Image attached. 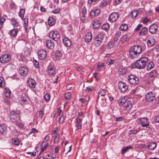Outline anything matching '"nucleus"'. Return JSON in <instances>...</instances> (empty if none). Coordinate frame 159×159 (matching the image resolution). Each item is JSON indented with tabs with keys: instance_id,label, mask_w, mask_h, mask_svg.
Returning a JSON list of instances; mask_svg holds the SVG:
<instances>
[{
	"instance_id": "f257e3e1",
	"label": "nucleus",
	"mask_w": 159,
	"mask_h": 159,
	"mask_svg": "<svg viewBox=\"0 0 159 159\" xmlns=\"http://www.w3.org/2000/svg\"><path fill=\"white\" fill-rule=\"evenodd\" d=\"M141 47L138 45L132 46L129 50V56L131 59L138 57L142 52Z\"/></svg>"
},
{
	"instance_id": "f03ea898",
	"label": "nucleus",
	"mask_w": 159,
	"mask_h": 159,
	"mask_svg": "<svg viewBox=\"0 0 159 159\" xmlns=\"http://www.w3.org/2000/svg\"><path fill=\"white\" fill-rule=\"evenodd\" d=\"M148 60V58L146 57H141L138 59L135 63L136 68L139 69L144 68L146 66Z\"/></svg>"
},
{
	"instance_id": "7ed1b4c3",
	"label": "nucleus",
	"mask_w": 159,
	"mask_h": 159,
	"mask_svg": "<svg viewBox=\"0 0 159 159\" xmlns=\"http://www.w3.org/2000/svg\"><path fill=\"white\" fill-rule=\"evenodd\" d=\"M10 117L13 122H16V125H18L20 120L19 114L15 111H12L10 112Z\"/></svg>"
},
{
	"instance_id": "20e7f679",
	"label": "nucleus",
	"mask_w": 159,
	"mask_h": 159,
	"mask_svg": "<svg viewBox=\"0 0 159 159\" xmlns=\"http://www.w3.org/2000/svg\"><path fill=\"white\" fill-rule=\"evenodd\" d=\"M104 38L103 34L100 33L96 35L94 40V43L96 46H99L102 43Z\"/></svg>"
},
{
	"instance_id": "39448f33",
	"label": "nucleus",
	"mask_w": 159,
	"mask_h": 159,
	"mask_svg": "<svg viewBox=\"0 0 159 159\" xmlns=\"http://www.w3.org/2000/svg\"><path fill=\"white\" fill-rule=\"evenodd\" d=\"M49 36L50 38L56 41L59 40L60 38L59 33L56 31H52L50 32L49 34Z\"/></svg>"
},
{
	"instance_id": "423d86ee",
	"label": "nucleus",
	"mask_w": 159,
	"mask_h": 159,
	"mask_svg": "<svg viewBox=\"0 0 159 159\" xmlns=\"http://www.w3.org/2000/svg\"><path fill=\"white\" fill-rule=\"evenodd\" d=\"M128 80L130 84L134 85L139 83V78L133 75H130L129 76Z\"/></svg>"
},
{
	"instance_id": "0eeeda50",
	"label": "nucleus",
	"mask_w": 159,
	"mask_h": 159,
	"mask_svg": "<svg viewBox=\"0 0 159 159\" xmlns=\"http://www.w3.org/2000/svg\"><path fill=\"white\" fill-rule=\"evenodd\" d=\"M145 98L147 101L149 102H152L155 100V95L152 92H150L145 95Z\"/></svg>"
},
{
	"instance_id": "6e6552de",
	"label": "nucleus",
	"mask_w": 159,
	"mask_h": 159,
	"mask_svg": "<svg viewBox=\"0 0 159 159\" xmlns=\"http://www.w3.org/2000/svg\"><path fill=\"white\" fill-rule=\"evenodd\" d=\"M39 59L41 60L44 59L47 56L46 51L43 49H40L38 52Z\"/></svg>"
},
{
	"instance_id": "1a4fd4ad",
	"label": "nucleus",
	"mask_w": 159,
	"mask_h": 159,
	"mask_svg": "<svg viewBox=\"0 0 159 159\" xmlns=\"http://www.w3.org/2000/svg\"><path fill=\"white\" fill-rule=\"evenodd\" d=\"M118 87L122 92H126L128 89L127 85L124 82H119L118 83Z\"/></svg>"
},
{
	"instance_id": "9d476101",
	"label": "nucleus",
	"mask_w": 159,
	"mask_h": 159,
	"mask_svg": "<svg viewBox=\"0 0 159 159\" xmlns=\"http://www.w3.org/2000/svg\"><path fill=\"white\" fill-rule=\"evenodd\" d=\"M11 56L8 54L2 55L0 57V61L2 63H5L9 61L11 59Z\"/></svg>"
},
{
	"instance_id": "9b49d317",
	"label": "nucleus",
	"mask_w": 159,
	"mask_h": 159,
	"mask_svg": "<svg viewBox=\"0 0 159 159\" xmlns=\"http://www.w3.org/2000/svg\"><path fill=\"white\" fill-rule=\"evenodd\" d=\"M28 72L27 68L24 66L21 67L19 69V74L23 76H25L28 74Z\"/></svg>"
},
{
	"instance_id": "f8f14e48",
	"label": "nucleus",
	"mask_w": 159,
	"mask_h": 159,
	"mask_svg": "<svg viewBox=\"0 0 159 159\" xmlns=\"http://www.w3.org/2000/svg\"><path fill=\"white\" fill-rule=\"evenodd\" d=\"M118 17L117 13L115 12H113L110 15L109 17V20L111 22H114L117 19Z\"/></svg>"
},
{
	"instance_id": "ddd939ff",
	"label": "nucleus",
	"mask_w": 159,
	"mask_h": 159,
	"mask_svg": "<svg viewBox=\"0 0 159 159\" xmlns=\"http://www.w3.org/2000/svg\"><path fill=\"white\" fill-rule=\"evenodd\" d=\"M139 123L142 127H146L149 125V123L148 122V120L146 118H141L139 119Z\"/></svg>"
},
{
	"instance_id": "4468645a",
	"label": "nucleus",
	"mask_w": 159,
	"mask_h": 159,
	"mask_svg": "<svg viewBox=\"0 0 159 159\" xmlns=\"http://www.w3.org/2000/svg\"><path fill=\"white\" fill-rule=\"evenodd\" d=\"M158 29L157 26L155 24H152L149 28V32L152 34H155L156 33Z\"/></svg>"
},
{
	"instance_id": "2eb2a0df",
	"label": "nucleus",
	"mask_w": 159,
	"mask_h": 159,
	"mask_svg": "<svg viewBox=\"0 0 159 159\" xmlns=\"http://www.w3.org/2000/svg\"><path fill=\"white\" fill-rule=\"evenodd\" d=\"M48 73L49 75H54L56 74L55 67L54 66L50 65L47 68Z\"/></svg>"
},
{
	"instance_id": "dca6fc26",
	"label": "nucleus",
	"mask_w": 159,
	"mask_h": 159,
	"mask_svg": "<svg viewBox=\"0 0 159 159\" xmlns=\"http://www.w3.org/2000/svg\"><path fill=\"white\" fill-rule=\"evenodd\" d=\"M132 107V105L131 101H127L124 104V109L127 111L130 110Z\"/></svg>"
},
{
	"instance_id": "f3484780",
	"label": "nucleus",
	"mask_w": 159,
	"mask_h": 159,
	"mask_svg": "<svg viewBox=\"0 0 159 159\" xmlns=\"http://www.w3.org/2000/svg\"><path fill=\"white\" fill-rule=\"evenodd\" d=\"M101 25V22L100 20L95 19L93 21L92 25L93 27L95 29L99 28Z\"/></svg>"
},
{
	"instance_id": "a211bd4d",
	"label": "nucleus",
	"mask_w": 159,
	"mask_h": 159,
	"mask_svg": "<svg viewBox=\"0 0 159 159\" xmlns=\"http://www.w3.org/2000/svg\"><path fill=\"white\" fill-rule=\"evenodd\" d=\"M45 44L47 47L49 49H52L54 47L53 42L51 40H46L45 41Z\"/></svg>"
},
{
	"instance_id": "6ab92c4d",
	"label": "nucleus",
	"mask_w": 159,
	"mask_h": 159,
	"mask_svg": "<svg viewBox=\"0 0 159 159\" xmlns=\"http://www.w3.org/2000/svg\"><path fill=\"white\" fill-rule=\"evenodd\" d=\"M27 83L30 88H35L36 82L32 78H29L27 81Z\"/></svg>"
},
{
	"instance_id": "aec40b11",
	"label": "nucleus",
	"mask_w": 159,
	"mask_h": 159,
	"mask_svg": "<svg viewBox=\"0 0 159 159\" xmlns=\"http://www.w3.org/2000/svg\"><path fill=\"white\" fill-rule=\"evenodd\" d=\"M63 42L64 45L67 47H70L71 44L70 40L66 37L63 39Z\"/></svg>"
},
{
	"instance_id": "412c9836",
	"label": "nucleus",
	"mask_w": 159,
	"mask_h": 159,
	"mask_svg": "<svg viewBox=\"0 0 159 159\" xmlns=\"http://www.w3.org/2000/svg\"><path fill=\"white\" fill-rule=\"evenodd\" d=\"M155 39L153 37H150L148 39L147 43L148 46L151 47L155 44Z\"/></svg>"
},
{
	"instance_id": "4be33fe9",
	"label": "nucleus",
	"mask_w": 159,
	"mask_h": 159,
	"mask_svg": "<svg viewBox=\"0 0 159 159\" xmlns=\"http://www.w3.org/2000/svg\"><path fill=\"white\" fill-rule=\"evenodd\" d=\"M92 35L91 32H87L85 35V40L86 42H89L92 39Z\"/></svg>"
},
{
	"instance_id": "5701e85b",
	"label": "nucleus",
	"mask_w": 159,
	"mask_h": 159,
	"mask_svg": "<svg viewBox=\"0 0 159 159\" xmlns=\"http://www.w3.org/2000/svg\"><path fill=\"white\" fill-rule=\"evenodd\" d=\"M10 21L11 24L14 27H18L20 25L19 22L16 19L14 18H12Z\"/></svg>"
},
{
	"instance_id": "b1692460",
	"label": "nucleus",
	"mask_w": 159,
	"mask_h": 159,
	"mask_svg": "<svg viewBox=\"0 0 159 159\" xmlns=\"http://www.w3.org/2000/svg\"><path fill=\"white\" fill-rule=\"evenodd\" d=\"M100 13V11H91L89 12V16L91 18H94Z\"/></svg>"
},
{
	"instance_id": "393cba45",
	"label": "nucleus",
	"mask_w": 159,
	"mask_h": 159,
	"mask_svg": "<svg viewBox=\"0 0 159 159\" xmlns=\"http://www.w3.org/2000/svg\"><path fill=\"white\" fill-rule=\"evenodd\" d=\"M157 143L155 142L149 143H148V148L150 150L154 149L156 147Z\"/></svg>"
},
{
	"instance_id": "a878e982",
	"label": "nucleus",
	"mask_w": 159,
	"mask_h": 159,
	"mask_svg": "<svg viewBox=\"0 0 159 159\" xmlns=\"http://www.w3.org/2000/svg\"><path fill=\"white\" fill-rule=\"evenodd\" d=\"M18 31V30L17 29L14 28L9 31V34H10L11 36L13 37H16Z\"/></svg>"
},
{
	"instance_id": "bb28decb",
	"label": "nucleus",
	"mask_w": 159,
	"mask_h": 159,
	"mask_svg": "<svg viewBox=\"0 0 159 159\" xmlns=\"http://www.w3.org/2000/svg\"><path fill=\"white\" fill-rule=\"evenodd\" d=\"M127 71V68L124 67H120L118 69V72L120 75L125 74Z\"/></svg>"
},
{
	"instance_id": "cd10ccee",
	"label": "nucleus",
	"mask_w": 159,
	"mask_h": 159,
	"mask_svg": "<svg viewBox=\"0 0 159 159\" xmlns=\"http://www.w3.org/2000/svg\"><path fill=\"white\" fill-rule=\"evenodd\" d=\"M128 25L126 24H122L120 25L119 29L120 30L125 31L128 29Z\"/></svg>"
},
{
	"instance_id": "c85d7f7f",
	"label": "nucleus",
	"mask_w": 159,
	"mask_h": 159,
	"mask_svg": "<svg viewBox=\"0 0 159 159\" xmlns=\"http://www.w3.org/2000/svg\"><path fill=\"white\" fill-rule=\"evenodd\" d=\"M5 93L6 96L7 98H10L11 95V90L8 88L5 89Z\"/></svg>"
},
{
	"instance_id": "c756f323",
	"label": "nucleus",
	"mask_w": 159,
	"mask_h": 159,
	"mask_svg": "<svg viewBox=\"0 0 159 159\" xmlns=\"http://www.w3.org/2000/svg\"><path fill=\"white\" fill-rule=\"evenodd\" d=\"M148 31V29L146 27H143L142 28L139 33V35L143 36L145 35Z\"/></svg>"
},
{
	"instance_id": "7c9ffc66",
	"label": "nucleus",
	"mask_w": 159,
	"mask_h": 159,
	"mask_svg": "<svg viewBox=\"0 0 159 159\" xmlns=\"http://www.w3.org/2000/svg\"><path fill=\"white\" fill-rule=\"evenodd\" d=\"M158 75V73L156 70H154L150 72L149 76L151 78L156 77Z\"/></svg>"
},
{
	"instance_id": "2f4dec72",
	"label": "nucleus",
	"mask_w": 159,
	"mask_h": 159,
	"mask_svg": "<svg viewBox=\"0 0 159 159\" xmlns=\"http://www.w3.org/2000/svg\"><path fill=\"white\" fill-rule=\"evenodd\" d=\"M48 23L49 25L52 26L54 25L55 22V21L53 18L52 17L49 18L48 20Z\"/></svg>"
},
{
	"instance_id": "473e14b6",
	"label": "nucleus",
	"mask_w": 159,
	"mask_h": 159,
	"mask_svg": "<svg viewBox=\"0 0 159 159\" xmlns=\"http://www.w3.org/2000/svg\"><path fill=\"white\" fill-rule=\"evenodd\" d=\"M55 56L57 59H60L62 56V53L59 51H57L55 54Z\"/></svg>"
},
{
	"instance_id": "72a5a7b5",
	"label": "nucleus",
	"mask_w": 159,
	"mask_h": 159,
	"mask_svg": "<svg viewBox=\"0 0 159 159\" xmlns=\"http://www.w3.org/2000/svg\"><path fill=\"white\" fill-rule=\"evenodd\" d=\"M129 35H126V34H125L123 35L120 39V40L123 42H125V41H128L129 38Z\"/></svg>"
},
{
	"instance_id": "f704fd0d",
	"label": "nucleus",
	"mask_w": 159,
	"mask_h": 159,
	"mask_svg": "<svg viewBox=\"0 0 159 159\" xmlns=\"http://www.w3.org/2000/svg\"><path fill=\"white\" fill-rule=\"evenodd\" d=\"M138 11H132L131 12V16L133 18H135L138 14Z\"/></svg>"
},
{
	"instance_id": "c9c22d12",
	"label": "nucleus",
	"mask_w": 159,
	"mask_h": 159,
	"mask_svg": "<svg viewBox=\"0 0 159 159\" xmlns=\"http://www.w3.org/2000/svg\"><path fill=\"white\" fill-rule=\"evenodd\" d=\"M12 142L13 144L15 145H18L20 143L19 139L16 138H14L12 139Z\"/></svg>"
},
{
	"instance_id": "e433bc0d",
	"label": "nucleus",
	"mask_w": 159,
	"mask_h": 159,
	"mask_svg": "<svg viewBox=\"0 0 159 159\" xmlns=\"http://www.w3.org/2000/svg\"><path fill=\"white\" fill-rule=\"evenodd\" d=\"M127 101L125 98H120L118 100V102L120 105L125 104Z\"/></svg>"
},
{
	"instance_id": "4c0bfd02",
	"label": "nucleus",
	"mask_w": 159,
	"mask_h": 159,
	"mask_svg": "<svg viewBox=\"0 0 159 159\" xmlns=\"http://www.w3.org/2000/svg\"><path fill=\"white\" fill-rule=\"evenodd\" d=\"M28 19L26 18H25L23 20L24 26L26 31L27 30L28 27Z\"/></svg>"
},
{
	"instance_id": "58836bf2",
	"label": "nucleus",
	"mask_w": 159,
	"mask_h": 159,
	"mask_svg": "<svg viewBox=\"0 0 159 159\" xmlns=\"http://www.w3.org/2000/svg\"><path fill=\"white\" fill-rule=\"evenodd\" d=\"M28 99L27 95L25 94H23L21 97V100L23 102H26Z\"/></svg>"
},
{
	"instance_id": "ea45409f",
	"label": "nucleus",
	"mask_w": 159,
	"mask_h": 159,
	"mask_svg": "<svg viewBox=\"0 0 159 159\" xmlns=\"http://www.w3.org/2000/svg\"><path fill=\"white\" fill-rule=\"evenodd\" d=\"M154 66V64L152 62H150L148 64L147 66V70H149L152 69Z\"/></svg>"
},
{
	"instance_id": "a19ab883",
	"label": "nucleus",
	"mask_w": 159,
	"mask_h": 159,
	"mask_svg": "<svg viewBox=\"0 0 159 159\" xmlns=\"http://www.w3.org/2000/svg\"><path fill=\"white\" fill-rule=\"evenodd\" d=\"M97 66V70L100 71L102 70V68L104 67V64L102 63H99Z\"/></svg>"
},
{
	"instance_id": "79ce46f5",
	"label": "nucleus",
	"mask_w": 159,
	"mask_h": 159,
	"mask_svg": "<svg viewBox=\"0 0 159 159\" xmlns=\"http://www.w3.org/2000/svg\"><path fill=\"white\" fill-rule=\"evenodd\" d=\"M109 25L108 23H106L103 24L101 27L102 29L105 31L107 30L109 28Z\"/></svg>"
},
{
	"instance_id": "37998d69",
	"label": "nucleus",
	"mask_w": 159,
	"mask_h": 159,
	"mask_svg": "<svg viewBox=\"0 0 159 159\" xmlns=\"http://www.w3.org/2000/svg\"><path fill=\"white\" fill-rule=\"evenodd\" d=\"M114 45V42L112 41L109 42L107 44V47L108 49H110L113 47Z\"/></svg>"
},
{
	"instance_id": "c03bdc74",
	"label": "nucleus",
	"mask_w": 159,
	"mask_h": 159,
	"mask_svg": "<svg viewBox=\"0 0 159 159\" xmlns=\"http://www.w3.org/2000/svg\"><path fill=\"white\" fill-rule=\"evenodd\" d=\"M5 85V81L3 77H0V87H4Z\"/></svg>"
},
{
	"instance_id": "a18cd8bd",
	"label": "nucleus",
	"mask_w": 159,
	"mask_h": 159,
	"mask_svg": "<svg viewBox=\"0 0 159 159\" xmlns=\"http://www.w3.org/2000/svg\"><path fill=\"white\" fill-rule=\"evenodd\" d=\"M132 148L131 146H127L125 148H124L121 150V153L122 154H124L129 149H132Z\"/></svg>"
},
{
	"instance_id": "49530a36",
	"label": "nucleus",
	"mask_w": 159,
	"mask_h": 159,
	"mask_svg": "<svg viewBox=\"0 0 159 159\" xmlns=\"http://www.w3.org/2000/svg\"><path fill=\"white\" fill-rule=\"evenodd\" d=\"M71 97V94L69 92H67L65 93V98L66 100H69L70 99Z\"/></svg>"
},
{
	"instance_id": "de8ad7c7",
	"label": "nucleus",
	"mask_w": 159,
	"mask_h": 159,
	"mask_svg": "<svg viewBox=\"0 0 159 159\" xmlns=\"http://www.w3.org/2000/svg\"><path fill=\"white\" fill-rule=\"evenodd\" d=\"M98 93L99 95H100L101 96L104 97L105 95L106 92L104 90L102 89H100Z\"/></svg>"
},
{
	"instance_id": "09e8293b",
	"label": "nucleus",
	"mask_w": 159,
	"mask_h": 159,
	"mask_svg": "<svg viewBox=\"0 0 159 159\" xmlns=\"http://www.w3.org/2000/svg\"><path fill=\"white\" fill-rule=\"evenodd\" d=\"M115 61L114 60L111 59H108L106 61V64L108 65H110L113 63Z\"/></svg>"
},
{
	"instance_id": "8fccbe9b",
	"label": "nucleus",
	"mask_w": 159,
	"mask_h": 159,
	"mask_svg": "<svg viewBox=\"0 0 159 159\" xmlns=\"http://www.w3.org/2000/svg\"><path fill=\"white\" fill-rule=\"evenodd\" d=\"M100 103L102 106L104 107L106 106V99L104 97L102 98L101 101H100Z\"/></svg>"
},
{
	"instance_id": "3c124183",
	"label": "nucleus",
	"mask_w": 159,
	"mask_h": 159,
	"mask_svg": "<svg viewBox=\"0 0 159 159\" xmlns=\"http://www.w3.org/2000/svg\"><path fill=\"white\" fill-rule=\"evenodd\" d=\"M138 133V131L137 130L133 129L132 130H129L128 132V134L129 135L131 134H135Z\"/></svg>"
},
{
	"instance_id": "603ef678",
	"label": "nucleus",
	"mask_w": 159,
	"mask_h": 159,
	"mask_svg": "<svg viewBox=\"0 0 159 159\" xmlns=\"http://www.w3.org/2000/svg\"><path fill=\"white\" fill-rule=\"evenodd\" d=\"M107 4V2L103 0L99 4V6L101 7H105Z\"/></svg>"
},
{
	"instance_id": "864d4df0",
	"label": "nucleus",
	"mask_w": 159,
	"mask_h": 159,
	"mask_svg": "<svg viewBox=\"0 0 159 159\" xmlns=\"http://www.w3.org/2000/svg\"><path fill=\"white\" fill-rule=\"evenodd\" d=\"M25 11H20L19 15L20 17L23 20Z\"/></svg>"
},
{
	"instance_id": "5fc2aeb1",
	"label": "nucleus",
	"mask_w": 159,
	"mask_h": 159,
	"mask_svg": "<svg viewBox=\"0 0 159 159\" xmlns=\"http://www.w3.org/2000/svg\"><path fill=\"white\" fill-rule=\"evenodd\" d=\"M5 131L4 128L3 126L0 125V135H2L4 133Z\"/></svg>"
},
{
	"instance_id": "6e6d98bb",
	"label": "nucleus",
	"mask_w": 159,
	"mask_h": 159,
	"mask_svg": "<svg viewBox=\"0 0 159 159\" xmlns=\"http://www.w3.org/2000/svg\"><path fill=\"white\" fill-rule=\"evenodd\" d=\"M64 120L65 118L63 115H62L59 117V122L60 123H62L64 122Z\"/></svg>"
},
{
	"instance_id": "4d7b16f0",
	"label": "nucleus",
	"mask_w": 159,
	"mask_h": 159,
	"mask_svg": "<svg viewBox=\"0 0 159 159\" xmlns=\"http://www.w3.org/2000/svg\"><path fill=\"white\" fill-rule=\"evenodd\" d=\"M94 88L92 86L87 87L86 88L85 90L88 92H92L93 89Z\"/></svg>"
},
{
	"instance_id": "13d9d810",
	"label": "nucleus",
	"mask_w": 159,
	"mask_h": 159,
	"mask_svg": "<svg viewBox=\"0 0 159 159\" xmlns=\"http://www.w3.org/2000/svg\"><path fill=\"white\" fill-rule=\"evenodd\" d=\"M50 98V95L48 93H46L44 96V98L46 101H48Z\"/></svg>"
},
{
	"instance_id": "bf43d9fd",
	"label": "nucleus",
	"mask_w": 159,
	"mask_h": 159,
	"mask_svg": "<svg viewBox=\"0 0 159 159\" xmlns=\"http://www.w3.org/2000/svg\"><path fill=\"white\" fill-rule=\"evenodd\" d=\"M39 116L40 118H42L43 116V109H41L39 112Z\"/></svg>"
},
{
	"instance_id": "052dcab7",
	"label": "nucleus",
	"mask_w": 159,
	"mask_h": 159,
	"mask_svg": "<svg viewBox=\"0 0 159 159\" xmlns=\"http://www.w3.org/2000/svg\"><path fill=\"white\" fill-rule=\"evenodd\" d=\"M33 63L34 66L36 68H38L39 67V62L36 61V60H34L33 61Z\"/></svg>"
},
{
	"instance_id": "680f3d73",
	"label": "nucleus",
	"mask_w": 159,
	"mask_h": 159,
	"mask_svg": "<svg viewBox=\"0 0 159 159\" xmlns=\"http://www.w3.org/2000/svg\"><path fill=\"white\" fill-rule=\"evenodd\" d=\"M150 21V20L146 17L143 18L142 19V22L144 24L147 23L149 21Z\"/></svg>"
},
{
	"instance_id": "e2e57ef3",
	"label": "nucleus",
	"mask_w": 159,
	"mask_h": 159,
	"mask_svg": "<svg viewBox=\"0 0 159 159\" xmlns=\"http://www.w3.org/2000/svg\"><path fill=\"white\" fill-rule=\"evenodd\" d=\"M38 132V131L35 128H32L30 132L29 133V135H30L31 134L33 133H37Z\"/></svg>"
},
{
	"instance_id": "0e129e2a",
	"label": "nucleus",
	"mask_w": 159,
	"mask_h": 159,
	"mask_svg": "<svg viewBox=\"0 0 159 159\" xmlns=\"http://www.w3.org/2000/svg\"><path fill=\"white\" fill-rule=\"evenodd\" d=\"M83 120L82 118H79V117H77L76 119L75 120L76 121V123H80L81 122L82 120Z\"/></svg>"
},
{
	"instance_id": "69168bd1",
	"label": "nucleus",
	"mask_w": 159,
	"mask_h": 159,
	"mask_svg": "<svg viewBox=\"0 0 159 159\" xmlns=\"http://www.w3.org/2000/svg\"><path fill=\"white\" fill-rule=\"evenodd\" d=\"M142 26H143L142 25L140 24H139L137 26V27L135 29L134 31H139L140 30V28H142Z\"/></svg>"
},
{
	"instance_id": "338daca9",
	"label": "nucleus",
	"mask_w": 159,
	"mask_h": 159,
	"mask_svg": "<svg viewBox=\"0 0 159 159\" xmlns=\"http://www.w3.org/2000/svg\"><path fill=\"white\" fill-rule=\"evenodd\" d=\"M89 97H88V99L87 100L86 99H84L83 98H80L79 99V101L82 102L83 103H84L85 102L89 101Z\"/></svg>"
},
{
	"instance_id": "774afa93",
	"label": "nucleus",
	"mask_w": 159,
	"mask_h": 159,
	"mask_svg": "<svg viewBox=\"0 0 159 159\" xmlns=\"http://www.w3.org/2000/svg\"><path fill=\"white\" fill-rule=\"evenodd\" d=\"M115 121H122L123 120V117L121 116L115 117L114 119Z\"/></svg>"
}]
</instances>
